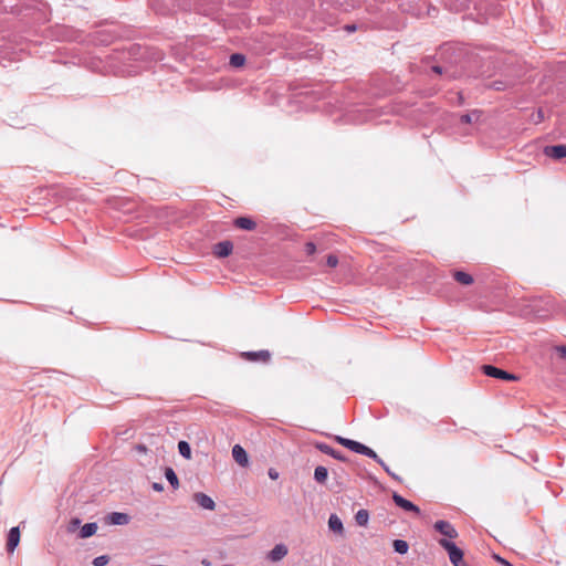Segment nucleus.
Listing matches in <instances>:
<instances>
[{
    "mask_svg": "<svg viewBox=\"0 0 566 566\" xmlns=\"http://www.w3.org/2000/svg\"><path fill=\"white\" fill-rule=\"evenodd\" d=\"M334 439L337 443L349 449L350 451L373 459L379 465H381V468L386 471L387 474H389L392 479L400 481V478L389 469V467L382 461L381 458L378 457V454L371 448H369L358 441H355V440H352L348 438H344L340 436H335Z\"/></svg>",
    "mask_w": 566,
    "mask_h": 566,
    "instance_id": "nucleus-1",
    "label": "nucleus"
},
{
    "mask_svg": "<svg viewBox=\"0 0 566 566\" xmlns=\"http://www.w3.org/2000/svg\"><path fill=\"white\" fill-rule=\"evenodd\" d=\"M444 6L454 12L464 11L473 6L479 15H495L497 8L491 6L486 0H444Z\"/></svg>",
    "mask_w": 566,
    "mask_h": 566,
    "instance_id": "nucleus-2",
    "label": "nucleus"
},
{
    "mask_svg": "<svg viewBox=\"0 0 566 566\" xmlns=\"http://www.w3.org/2000/svg\"><path fill=\"white\" fill-rule=\"evenodd\" d=\"M438 543L448 552L451 563L461 562V558L463 557V551L459 548L453 542L447 538H441Z\"/></svg>",
    "mask_w": 566,
    "mask_h": 566,
    "instance_id": "nucleus-3",
    "label": "nucleus"
},
{
    "mask_svg": "<svg viewBox=\"0 0 566 566\" xmlns=\"http://www.w3.org/2000/svg\"><path fill=\"white\" fill-rule=\"evenodd\" d=\"M482 370L489 377L499 378V379H503V380H516L517 379V377L515 375L510 374V373H507L503 369H500L495 366H492V365H483Z\"/></svg>",
    "mask_w": 566,
    "mask_h": 566,
    "instance_id": "nucleus-4",
    "label": "nucleus"
},
{
    "mask_svg": "<svg viewBox=\"0 0 566 566\" xmlns=\"http://www.w3.org/2000/svg\"><path fill=\"white\" fill-rule=\"evenodd\" d=\"M433 528L439 532L440 534H442L443 536L448 537V538H457L458 537V532L457 530L454 528V526L448 522V521H443V520H440V521H437L434 524H433Z\"/></svg>",
    "mask_w": 566,
    "mask_h": 566,
    "instance_id": "nucleus-5",
    "label": "nucleus"
},
{
    "mask_svg": "<svg viewBox=\"0 0 566 566\" xmlns=\"http://www.w3.org/2000/svg\"><path fill=\"white\" fill-rule=\"evenodd\" d=\"M392 500L397 506L403 509L405 511L413 512L416 514L420 513V509L416 504H413L412 502L405 499L398 493L392 494Z\"/></svg>",
    "mask_w": 566,
    "mask_h": 566,
    "instance_id": "nucleus-6",
    "label": "nucleus"
},
{
    "mask_svg": "<svg viewBox=\"0 0 566 566\" xmlns=\"http://www.w3.org/2000/svg\"><path fill=\"white\" fill-rule=\"evenodd\" d=\"M315 448L317 450H319L321 452H323V453H325L327 455H331L332 458H334V459H336L338 461L345 462L347 460L346 457L340 451L335 450L334 448H332L327 443L317 442V443H315Z\"/></svg>",
    "mask_w": 566,
    "mask_h": 566,
    "instance_id": "nucleus-7",
    "label": "nucleus"
},
{
    "mask_svg": "<svg viewBox=\"0 0 566 566\" xmlns=\"http://www.w3.org/2000/svg\"><path fill=\"white\" fill-rule=\"evenodd\" d=\"M195 502L203 510L212 511L216 507V503L209 495L198 492L193 494Z\"/></svg>",
    "mask_w": 566,
    "mask_h": 566,
    "instance_id": "nucleus-8",
    "label": "nucleus"
},
{
    "mask_svg": "<svg viewBox=\"0 0 566 566\" xmlns=\"http://www.w3.org/2000/svg\"><path fill=\"white\" fill-rule=\"evenodd\" d=\"M544 154L553 159H563L566 157V145L546 146Z\"/></svg>",
    "mask_w": 566,
    "mask_h": 566,
    "instance_id": "nucleus-9",
    "label": "nucleus"
},
{
    "mask_svg": "<svg viewBox=\"0 0 566 566\" xmlns=\"http://www.w3.org/2000/svg\"><path fill=\"white\" fill-rule=\"evenodd\" d=\"M289 553L284 544H276L268 554V559L271 562H279L283 559Z\"/></svg>",
    "mask_w": 566,
    "mask_h": 566,
    "instance_id": "nucleus-10",
    "label": "nucleus"
},
{
    "mask_svg": "<svg viewBox=\"0 0 566 566\" xmlns=\"http://www.w3.org/2000/svg\"><path fill=\"white\" fill-rule=\"evenodd\" d=\"M232 457L241 467H247L249 464L248 453L240 444H235L232 448Z\"/></svg>",
    "mask_w": 566,
    "mask_h": 566,
    "instance_id": "nucleus-11",
    "label": "nucleus"
},
{
    "mask_svg": "<svg viewBox=\"0 0 566 566\" xmlns=\"http://www.w3.org/2000/svg\"><path fill=\"white\" fill-rule=\"evenodd\" d=\"M106 521L112 525H126L130 521V516L122 512H113L107 515Z\"/></svg>",
    "mask_w": 566,
    "mask_h": 566,
    "instance_id": "nucleus-12",
    "label": "nucleus"
},
{
    "mask_svg": "<svg viewBox=\"0 0 566 566\" xmlns=\"http://www.w3.org/2000/svg\"><path fill=\"white\" fill-rule=\"evenodd\" d=\"M243 356L250 361H269L271 358V354L266 349L258 350V352H245Z\"/></svg>",
    "mask_w": 566,
    "mask_h": 566,
    "instance_id": "nucleus-13",
    "label": "nucleus"
},
{
    "mask_svg": "<svg viewBox=\"0 0 566 566\" xmlns=\"http://www.w3.org/2000/svg\"><path fill=\"white\" fill-rule=\"evenodd\" d=\"M233 244L230 241H222L214 245V254L219 258H226L231 254Z\"/></svg>",
    "mask_w": 566,
    "mask_h": 566,
    "instance_id": "nucleus-14",
    "label": "nucleus"
},
{
    "mask_svg": "<svg viewBox=\"0 0 566 566\" xmlns=\"http://www.w3.org/2000/svg\"><path fill=\"white\" fill-rule=\"evenodd\" d=\"M233 224L242 230L252 231L256 228V223L249 217H239L234 219Z\"/></svg>",
    "mask_w": 566,
    "mask_h": 566,
    "instance_id": "nucleus-15",
    "label": "nucleus"
},
{
    "mask_svg": "<svg viewBox=\"0 0 566 566\" xmlns=\"http://www.w3.org/2000/svg\"><path fill=\"white\" fill-rule=\"evenodd\" d=\"M20 541L19 527H12L8 534L7 548L9 552H13Z\"/></svg>",
    "mask_w": 566,
    "mask_h": 566,
    "instance_id": "nucleus-16",
    "label": "nucleus"
},
{
    "mask_svg": "<svg viewBox=\"0 0 566 566\" xmlns=\"http://www.w3.org/2000/svg\"><path fill=\"white\" fill-rule=\"evenodd\" d=\"M328 527L332 532L343 535L344 534V525L342 520L336 514H331L328 518Z\"/></svg>",
    "mask_w": 566,
    "mask_h": 566,
    "instance_id": "nucleus-17",
    "label": "nucleus"
},
{
    "mask_svg": "<svg viewBox=\"0 0 566 566\" xmlns=\"http://www.w3.org/2000/svg\"><path fill=\"white\" fill-rule=\"evenodd\" d=\"M97 524L96 523H86L84 524L80 530V537L81 538H88L93 536L97 532Z\"/></svg>",
    "mask_w": 566,
    "mask_h": 566,
    "instance_id": "nucleus-18",
    "label": "nucleus"
},
{
    "mask_svg": "<svg viewBox=\"0 0 566 566\" xmlns=\"http://www.w3.org/2000/svg\"><path fill=\"white\" fill-rule=\"evenodd\" d=\"M453 279L462 285H470L473 283L472 275L463 271H454Z\"/></svg>",
    "mask_w": 566,
    "mask_h": 566,
    "instance_id": "nucleus-19",
    "label": "nucleus"
},
{
    "mask_svg": "<svg viewBox=\"0 0 566 566\" xmlns=\"http://www.w3.org/2000/svg\"><path fill=\"white\" fill-rule=\"evenodd\" d=\"M328 476V471L325 467L318 465L314 470V479L318 483H325Z\"/></svg>",
    "mask_w": 566,
    "mask_h": 566,
    "instance_id": "nucleus-20",
    "label": "nucleus"
},
{
    "mask_svg": "<svg viewBox=\"0 0 566 566\" xmlns=\"http://www.w3.org/2000/svg\"><path fill=\"white\" fill-rule=\"evenodd\" d=\"M165 476L167 479V481L169 482V484L174 488V489H178L179 486V480H178V476L176 474V472L174 471L172 468H166L165 470Z\"/></svg>",
    "mask_w": 566,
    "mask_h": 566,
    "instance_id": "nucleus-21",
    "label": "nucleus"
},
{
    "mask_svg": "<svg viewBox=\"0 0 566 566\" xmlns=\"http://www.w3.org/2000/svg\"><path fill=\"white\" fill-rule=\"evenodd\" d=\"M355 521H356L357 525L366 526L369 521L368 511L365 509L358 510L357 513L355 514Z\"/></svg>",
    "mask_w": 566,
    "mask_h": 566,
    "instance_id": "nucleus-22",
    "label": "nucleus"
},
{
    "mask_svg": "<svg viewBox=\"0 0 566 566\" xmlns=\"http://www.w3.org/2000/svg\"><path fill=\"white\" fill-rule=\"evenodd\" d=\"M480 116L481 112L475 109L472 111L471 113L461 115L460 122L463 124H471L473 122H476L480 118Z\"/></svg>",
    "mask_w": 566,
    "mask_h": 566,
    "instance_id": "nucleus-23",
    "label": "nucleus"
},
{
    "mask_svg": "<svg viewBox=\"0 0 566 566\" xmlns=\"http://www.w3.org/2000/svg\"><path fill=\"white\" fill-rule=\"evenodd\" d=\"M392 546L395 552L401 555L406 554L409 549L408 543L403 539H395Z\"/></svg>",
    "mask_w": 566,
    "mask_h": 566,
    "instance_id": "nucleus-24",
    "label": "nucleus"
},
{
    "mask_svg": "<svg viewBox=\"0 0 566 566\" xmlns=\"http://www.w3.org/2000/svg\"><path fill=\"white\" fill-rule=\"evenodd\" d=\"M178 451L185 459L191 458V448L187 441L178 442Z\"/></svg>",
    "mask_w": 566,
    "mask_h": 566,
    "instance_id": "nucleus-25",
    "label": "nucleus"
},
{
    "mask_svg": "<svg viewBox=\"0 0 566 566\" xmlns=\"http://www.w3.org/2000/svg\"><path fill=\"white\" fill-rule=\"evenodd\" d=\"M245 56L241 53H234L230 56V65L234 67H240L244 65Z\"/></svg>",
    "mask_w": 566,
    "mask_h": 566,
    "instance_id": "nucleus-26",
    "label": "nucleus"
},
{
    "mask_svg": "<svg viewBox=\"0 0 566 566\" xmlns=\"http://www.w3.org/2000/svg\"><path fill=\"white\" fill-rule=\"evenodd\" d=\"M512 83L511 82H507V81H502V80H496V81H493L489 87L490 88H493L495 91H504L506 90L509 86H511Z\"/></svg>",
    "mask_w": 566,
    "mask_h": 566,
    "instance_id": "nucleus-27",
    "label": "nucleus"
},
{
    "mask_svg": "<svg viewBox=\"0 0 566 566\" xmlns=\"http://www.w3.org/2000/svg\"><path fill=\"white\" fill-rule=\"evenodd\" d=\"M109 558L107 555H101L93 559L94 566H105L108 563Z\"/></svg>",
    "mask_w": 566,
    "mask_h": 566,
    "instance_id": "nucleus-28",
    "label": "nucleus"
},
{
    "mask_svg": "<svg viewBox=\"0 0 566 566\" xmlns=\"http://www.w3.org/2000/svg\"><path fill=\"white\" fill-rule=\"evenodd\" d=\"M326 264L331 268H335L338 264V259L334 254H329L326 259Z\"/></svg>",
    "mask_w": 566,
    "mask_h": 566,
    "instance_id": "nucleus-29",
    "label": "nucleus"
},
{
    "mask_svg": "<svg viewBox=\"0 0 566 566\" xmlns=\"http://www.w3.org/2000/svg\"><path fill=\"white\" fill-rule=\"evenodd\" d=\"M305 252L308 255H312L316 252V245L313 242H307L305 244Z\"/></svg>",
    "mask_w": 566,
    "mask_h": 566,
    "instance_id": "nucleus-30",
    "label": "nucleus"
},
{
    "mask_svg": "<svg viewBox=\"0 0 566 566\" xmlns=\"http://www.w3.org/2000/svg\"><path fill=\"white\" fill-rule=\"evenodd\" d=\"M268 474L271 480L279 479V472L275 469H269Z\"/></svg>",
    "mask_w": 566,
    "mask_h": 566,
    "instance_id": "nucleus-31",
    "label": "nucleus"
},
{
    "mask_svg": "<svg viewBox=\"0 0 566 566\" xmlns=\"http://www.w3.org/2000/svg\"><path fill=\"white\" fill-rule=\"evenodd\" d=\"M151 486H153V489H154L155 491H157V492H161V491L164 490L163 484H161V483H158V482H154Z\"/></svg>",
    "mask_w": 566,
    "mask_h": 566,
    "instance_id": "nucleus-32",
    "label": "nucleus"
},
{
    "mask_svg": "<svg viewBox=\"0 0 566 566\" xmlns=\"http://www.w3.org/2000/svg\"><path fill=\"white\" fill-rule=\"evenodd\" d=\"M495 558H496V560H497L499 563H501V564H502V565H504V566H513L511 563H509L506 559H504V558H502V557H500V556H495Z\"/></svg>",
    "mask_w": 566,
    "mask_h": 566,
    "instance_id": "nucleus-33",
    "label": "nucleus"
},
{
    "mask_svg": "<svg viewBox=\"0 0 566 566\" xmlns=\"http://www.w3.org/2000/svg\"><path fill=\"white\" fill-rule=\"evenodd\" d=\"M357 29L356 24H347L345 30L348 32H354Z\"/></svg>",
    "mask_w": 566,
    "mask_h": 566,
    "instance_id": "nucleus-34",
    "label": "nucleus"
},
{
    "mask_svg": "<svg viewBox=\"0 0 566 566\" xmlns=\"http://www.w3.org/2000/svg\"><path fill=\"white\" fill-rule=\"evenodd\" d=\"M557 350L560 353L563 357L566 358V346H560L557 348Z\"/></svg>",
    "mask_w": 566,
    "mask_h": 566,
    "instance_id": "nucleus-35",
    "label": "nucleus"
},
{
    "mask_svg": "<svg viewBox=\"0 0 566 566\" xmlns=\"http://www.w3.org/2000/svg\"><path fill=\"white\" fill-rule=\"evenodd\" d=\"M432 71L438 73V74H441L442 73V67L439 66V65H434V66H432Z\"/></svg>",
    "mask_w": 566,
    "mask_h": 566,
    "instance_id": "nucleus-36",
    "label": "nucleus"
},
{
    "mask_svg": "<svg viewBox=\"0 0 566 566\" xmlns=\"http://www.w3.org/2000/svg\"><path fill=\"white\" fill-rule=\"evenodd\" d=\"M461 564H464L463 557L461 558V562L452 563L453 566H461Z\"/></svg>",
    "mask_w": 566,
    "mask_h": 566,
    "instance_id": "nucleus-37",
    "label": "nucleus"
},
{
    "mask_svg": "<svg viewBox=\"0 0 566 566\" xmlns=\"http://www.w3.org/2000/svg\"><path fill=\"white\" fill-rule=\"evenodd\" d=\"M461 564H464L463 557L461 558V562L452 563L453 566H461Z\"/></svg>",
    "mask_w": 566,
    "mask_h": 566,
    "instance_id": "nucleus-38",
    "label": "nucleus"
},
{
    "mask_svg": "<svg viewBox=\"0 0 566 566\" xmlns=\"http://www.w3.org/2000/svg\"><path fill=\"white\" fill-rule=\"evenodd\" d=\"M7 9H8V6H7V4H3V6L0 8V11H1V10H4V11H6Z\"/></svg>",
    "mask_w": 566,
    "mask_h": 566,
    "instance_id": "nucleus-39",
    "label": "nucleus"
},
{
    "mask_svg": "<svg viewBox=\"0 0 566 566\" xmlns=\"http://www.w3.org/2000/svg\"><path fill=\"white\" fill-rule=\"evenodd\" d=\"M478 21H479L480 23H483L484 21H486V18H483V19H482V18H481V19H478Z\"/></svg>",
    "mask_w": 566,
    "mask_h": 566,
    "instance_id": "nucleus-40",
    "label": "nucleus"
},
{
    "mask_svg": "<svg viewBox=\"0 0 566 566\" xmlns=\"http://www.w3.org/2000/svg\"><path fill=\"white\" fill-rule=\"evenodd\" d=\"M73 523H74V525H77V524H80V520L75 518V520L73 521Z\"/></svg>",
    "mask_w": 566,
    "mask_h": 566,
    "instance_id": "nucleus-41",
    "label": "nucleus"
}]
</instances>
